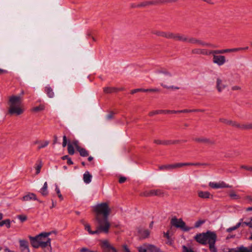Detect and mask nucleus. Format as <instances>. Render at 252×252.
I'll return each mask as SVG.
<instances>
[{
  "label": "nucleus",
  "instance_id": "f257e3e1",
  "mask_svg": "<svg viewBox=\"0 0 252 252\" xmlns=\"http://www.w3.org/2000/svg\"><path fill=\"white\" fill-rule=\"evenodd\" d=\"M93 212L94 213V219L98 223L96 229L92 231L89 224H86L85 229L90 234H98L101 232L108 233L110 227V223L108 220V217L111 212L107 202H103L98 204L93 207Z\"/></svg>",
  "mask_w": 252,
  "mask_h": 252
},
{
  "label": "nucleus",
  "instance_id": "f03ea898",
  "mask_svg": "<svg viewBox=\"0 0 252 252\" xmlns=\"http://www.w3.org/2000/svg\"><path fill=\"white\" fill-rule=\"evenodd\" d=\"M22 97L20 95H12L9 97L8 114L10 115H20L23 113L24 109L21 107Z\"/></svg>",
  "mask_w": 252,
  "mask_h": 252
},
{
  "label": "nucleus",
  "instance_id": "7ed1b4c3",
  "mask_svg": "<svg viewBox=\"0 0 252 252\" xmlns=\"http://www.w3.org/2000/svg\"><path fill=\"white\" fill-rule=\"evenodd\" d=\"M50 232H44L41 233L40 234L37 235L35 237L29 236L30 242L32 246L34 248H38L39 247L44 248L48 246H50L51 245V239L49 238H47L46 242H41L39 241L38 238L40 236H44V237H47L50 234Z\"/></svg>",
  "mask_w": 252,
  "mask_h": 252
},
{
  "label": "nucleus",
  "instance_id": "20e7f679",
  "mask_svg": "<svg viewBox=\"0 0 252 252\" xmlns=\"http://www.w3.org/2000/svg\"><path fill=\"white\" fill-rule=\"evenodd\" d=\"M177 41H181L183 42H188L192 44H198L203 46H208L211 47H214V45L205 42L201 40L197 39L195 37H188L185 34L179 33Z\"/></svg>",
  "mask_w": 252,
  "mask_h": 252
},
{
  "label": "nucleus",
  "instance_id": "39448f33",
  "mask_svg": "<svg viewBox=\"0 0 252 252\" xmlns=\"http://www.w3.org/2000/svg\"><path fill=\"white\" fill-rule=\"evenodd\" d=\"M217 235L215 232L207 231L206 233L197 234L194 237L195 241L202 245H206L211 241V237L213 238Z\"/></svg>",
  "mask_w": 252,
  "mask_h": 252
},
{
  "label": "nucleus",
  "instance_id": "423d86ee",
  "mask_svg": "<svg viewBox=\"0 0 252 252\" xmlns=\"http://www.w3.org/2000/svg\"><path fill=\"white\" fill-rule=\"evenodd\" d=\"M170 224L176 228H180L184 231H189L191 229V227L186 226V223L182 219H177L176 217L172 218L170 221Z\"/></svg>",
  "mask_w": 252,
  "mask_h": 252
},
{
  "label": "nucleus",
  "instance_id": "0eeeda50",
  "mask_svg": "<svg viewBox=\"0 0 252 252\" xmlns=\"http://www.w3.org/2000/svg\"><path fill=\"white\" fill-rule=\"evenodd\" d=\"M100 247L102 252H118L115 248L113 247L108 240H100Z\"/></svg>",
  "mask_w": 252,
  "mask_h": 252
},
{
  "label": "nucleus",
  "instance_id": "6e6552de",
  "mask_svg": "<svg viewBox=\"0 0 252 252\" xmlns=\"http://www.w3.org/2000/svg\"><path fill=\"white\" fill-rule=\"evenodd\" d=\"M196 142L203 143L208 146H214L216 144V141L213 138H209L205 137H196L193 139Z\"/></svg>",
  "mask_w": 252,
  "mask_h": 252
},
{
  "label": "nucleus",
  "instance_id": "1a4fd4ad",
  "mask_svg": "<svg viewBox=\"0 0 252 252\" xmlns=\"http://www.w3.org/2000/svg\"><path fill=\"white\" fill-rule=\"evenodd\" d=\"M181 141L179 140H161L159 139H155L154 140V143L158 144V145H175L179 144ZM183 142H186L187 140H184L182 141Z\"/></svg>",
  "mask_w": 252,
  "mask_h": 252
},
{
  "label": "nucleus",
  "instance_id": "9d476101",
  "mask_svg": "<svg viewBox=\"0 0 252 252\" xmlns=\"http://www.w3.org/2000/svg\"><path fill=\"white\" fill-rule=\"evenodd\" d=\"M179 33H174L171 32H165L161 31L160 36L168 39H173L177 41Z\"/></svg>",
  "mask_w": 252,
  "mask_h": 252
},
{
  "label": "nucleus",
  "instance_id": "9b49d317",
  "mask_svg": "<svg viewBox=\"0 0 252 252\" xmlns=\"http://www.w3.org/2000/svg\"><path fill=\"white\" fill-rule=\"evenodd\" d=\"M217 54H213V62L219 66H221L226 62V59L224 56L217 55Z\"/></svg>",
  "mask_w": 252,
  "mask_h": 252
},
{
  "label": "nucleus",
  "instance_id": "f8f14e48",
  "mask_svg": "<svg viewBox=\"0 0 252 252\" xmlns=\"http://www.w3.org/2000/svg\"><path fill=\"white\" fill-rule=\"evenodd\" d=\"M163 194V192L160 189H152L147 190L141 194V196L149 197L152 196H160Z\"/></svg>",
  "mask_w": 252,
  "mask_h": 252
},
{
  "label": "nucleus",
  "instance_id": "ddd939ff",
  "mask_svg": "<svg viewBox=\"0 0 252 252\" xmlns=\"http://www.w3.org/2000/svg\"><path fill=\"white\" fill-rule=\"evenodd\" d=\"M228 252H252V245L249 249L242 246L236 248L230 249Z\"/></svg>",
  "mask_w": 252,
  "mask_h": 252
},
{
  "label": "nucleus",
  "instance_id": "4468645a",
  "mask_svg": "<svg viewBox=\"0 0 252 252\" xmlns=\"http://www.w3.org/2000/svg\"><path fill=\"white\" fill-rule=\"evenodd\" d=\"M158 72L163 74L160 76L161 79L164 82H167L169 78L172 77V74L166 69H161L158 71Z\"/></svg>",
  "mask_w": 252,
  "mask_h": 252
},
{
  "label": "nucleus",
  "instance_id": "2eb2a0df",
  "mask_svg": "<svg viewBox=\"0 0 252 252\" xmlns=\"http://www.w3.org/2000/svg\"><path fill=\"white\" fill-rule=\"evenodd\" d=\"M217 238V235L214 238L212 237H211V241L208 243L209 245V250L211 252H217V249L215 246Z\"/></svg>",
  "mask_w": 252,
  "mask_h": 252
},
{
  "label": "nucleus",
  "instance_id": "dca6fc26",
  "mask_svg": "<svg viewBox=\"0 0 252 252\" xmlns=\"http://www.w3.org/2000/svg\"><path fill=\"white\" fill-rule=\"evenodd\" d=\"M226 87V84L220 78H217L216 82V88L219 92H221L222 90L225 89Z\"/></svg>",
  "mask_w": 252,
  "mask_h": 252
},
{
  "label": "nucleus",
  "instance_id": "f3484780",
  "mask_svg": "<svg viewBox=\"0 0 252 252\" xmlns=\"http://www.w3.org/2000/svg\"><path fill=\"white\" fill-rule=\"evenodd\" d=\"M198 195L199 197L203 199H207L213 197V195L208 191H198Z\"/></svg>",
  "mask_w": 252,
  "mask_h": 252
},
{
  "label": "nucleus",
  "instance_id": "a211bd4d",
  "mask_svg": "<svg viewBox=\"0 0 252 252\" xmlns=\"http://www.w3.org/2000/svg\"><path fill=\"white\" fill-rule=\"evenodd\" d=\"M32 199L38 200L35 194L33 193H29L28 194L24 196L22 198V200L23 201H30Z\"/></svg>",
  "mask_w": 252,
  "mask_h": 252
},
{
  "label": "nucleus",
  "instance_id": "6ab92c4d",
  "mask_svg": "<svg viewBox=\"0 0 252 252\" xmlns=\"http://www.w3.org/2000/svg\"><path fill=\"white\" fill-rule=\"evenodd\" d=\"M150 5H154V2L153 0H146L138 3V6L139 8L146 7Z\"/></svg>",
  "mask_w": 252,
  "mask_h": 252
},
{
  "label": "nucleus",
  "instance_id": "aec40b11",
  "mask_svg": "<svg viewBox=\"0 0 252 252\" xmlns=\"http://www.w3.org/2000/svg\"><path fill=\"white\" fill-rule=\"evenodd\" d=\"M154 5L162 4L166 3H174L177 2V0H153Z\"/></svg>",
  "mask_w": 252,
  "mask_h": 252
},
{
  "label": "nucleus",
  "instance_id": "412c9836",
  "mask_svg": "<svg viewBox=\"0 0 252 252\" xmlns=\"http://www.w3.org/2000/svg\"><path fill=\"white\" fill-rule=\"evenodd\" d=\"M92 176L89 171H86L83 175L84 182L86 184H89L91 182Z\"/></svg>",
  "mask_w": 252,
  "mask_h": 252
},
{
  "label": "nucleus",
  "instance_id": "4be33fe9",
  "mask_svg": "<svg viewBox=\"0 0 252 252\" xmlns=\"http://www.w3.org/2000/svg\"><path fill=\"white\" fill-rule=\"evenodd\" d=\"M77 151L79 153L80 155L83 157H88L89 155V152L84 148L78 147Z\"/></svg>",
  "mask_w": 252,
  "mask_h": 252
},
{
  "label": "nucleus",
  "instance_id": "5701e85b",
  "mask_svg": "<svg viewBox=\"0 0 252 252\" xmlns=\"http://www.w3.org/2000/svg\"><path fill=\"white\" fill-rule=\"evenodd\" d=\"M118 88L115 87H105L103 88V92L105 94H111L118 92Z\"/></svg>",
  "mask_w": 252,
  "mask_h": 252
},
{
  "label": "nucleus",
  "instance_id": "b1692460",
  "mask_svg": "<svg viewBox=\"0 0 252 252\" xmlns=\"http://www.w3.org/2000/svg\"><path fill=\"white\" fill-rule=\"evenodd\" d=\"M48 184L46 182L44 183L43 187L41 189L40 192L44 196H46L48 194V191L47 190Z\"/></svg>",
  "mask_w": 252,
  "mask_h": 252
},
{
  "label": "nucleus",
  "instance_id": "393cba45",
  "mask_svg": "<svg viewBox=\"0 0 252 252\" xmlns=\"http://www.w3.org/2000/svg\"><path fill=\"white\" fill-rule=\"evenodd\" d=\"M19 243H20V248L21 250L23 249H27L29 248V243L28 241L25 240H19Z\"/></svg>",
  "mask_w": 252,
  "mask_h": 252
},
{
  "label": "nucleus",
  "instance_id": "a878e982",
  "mask_svg": "<svg viewBox=\"0 0 252 252\" xmlns=\"http://www.w3.org/2000/svg\"><path fill=\"white\" fill-rule=\"evenodd\" d=\"M45 92L50 98H52L54 96V93L52 88L50 87H46L45 88Z\"/></svg>",
  "mask_w": 252,
  "mask_h": 252
},
{
  "label": "nucleus",
  "instance_id": "bb28decb",
  "mask_svg": "<svg viewBox=\"0 0 252 252\" xmlns=\"http://www.w3.org/2000/svg\"><path fill=\"white\" fill-rule=\"evenodd\" d=\"M10 220L9 219H6L0 221V227H1L5 225L7 228H9L11 226Z\"/></svg>",
  "mask_w": 252,
  "mask_h": 252
},
{
  "label": "nucleus",
  "instance_id": "cd10ccee",
  "mask_svg": "<svg viewBox=\"0 0 252 252\" xmlns=\"http://www.w3.org/2000/svg\"><path fill=\"white\" fill-rule=\"evenodd\" d=\"M230 126L242 130L243 124H240L236 121H231Z\"/></svg>",
  "mask_w": 252,
  "mask_h": 252
},
{
  "label": "nucleus",
  "instance_id": "c85d7f7f",
  "mask_svg": "<svg viewBox=\"0 0 252 252\" xmlns=\"http://www.w3.org/2000/svg\"><path fill=\"white\" fill-rule=\"evenodd\" d=\"M172 170L176 168H181L185 166H188V162L186 163H176L174 164H172Z\"/></svg>",
  "mask_w": 252,
  "mask_h": 252
},
{
  "label": "nucleus",
  "instance_id": "c756f323",
  "mask_svg": "<svg viewBox=\"0 0 252 252\" xmlns=\"http://www.w3.org/2000/svg\"><path fill=\"white\" fill-rule=\"evenodd\" d=\"M40 143V145L38 147V149L39 150L46 147L49 143L48 141H44L43 142L36 141L35 144Z\"/></svg>",
  "mask_w": 252,
  "mask_h": 252
},
{
  "label": "nucleus",
  "instance_id": "7c9ffc66",
  "mask_svg": "<svg viewBox=\"0 0 252 252\" xmlns=\"http://www.w3.org/2000/svg\"><path fill=\"white\" fill-rule=\"evenodd\" d=\"M159 170H172L171 164L162 165L158 166Z\"/></svg>",
  "mask_w": 252,
  "mask_h": 252
},
{
  "label": "nucleus",
  "instance_id": "2f4dec72",
  "mask_svg": "<svg viewBox=\"0 0 252 252\" xmlns=\"http://www.w3.org/2000/svg\"><path fill=\"white\" fill-rule=\"evenodd\" d=\"M251 129H252V123H247L246 124H243V130H248Z\"/></svg>",
  "mask_w": 252,
  "mask_h": 252
},
{
  "label": "nucleus",
  "instance_id": "473e14b6",
  "mask_svg": "<svg viewBox=\"0 0 252 252\" xmlns=\"http://www.w3.org/2000/svg\"><path fill=\"white\" fill-rule=\"evenodd\" d=\"M67 151H68V154L70 155H73L75 153L74 147L70 143H68L67 145Z\"/></svg>",
  "mask_w": 252,
  "mask_h": 252
},
{
  "label": "nucleus",
  "instance_id": "72a5a7b5",
  "mask_svg": "<svg viewBox=\"0 0 252 252\" xmlns=\"http://www.w3.org/2000/svg\"><path fill=\"white\" fill-rule=\"evenodd\" d=\"M201 55H210L215 54L214 50H208L207 49H201Z\"/></svg>",
  "mask_w": 252,
  "mask_h": 252
},
{
  "label": "nucleus",
  "instance_id": "f704fd0d",
  "mask_svg": "<svg viewBox=\"0 0 252 252\" xmlns=\"http://www.w3.org/2000/svg\"><path fill=\"white\" fill-rule=\"evenodd\" d=\"M209 165L207 163H200V162H188V166H207Z\"/></svg>",
  "mask_w": 252,
  "mask_h": 252
},
{
  "label": "nucleus",
  "instance_id": "c9c22d12",
  "mask_svg": "<svg viewBox=\"0 0 252 252\" xmlns=\"http://www.w3.org/2000/svg\"><path fill=\"white\" fill-rule=\"evenodd\" d=\"M241 222L240 221L235 226H234L233 227L227 228L226 229V231L227 232H230L233 230H235L237 229L238 228H239L240 226H241Z\"/></svg>",
  "mask_w": 252,
  "mask_h": 252
},
{
  "label": "nucleus",
  "instance_id": "e433bc0d",
  "mask_svg": "<svg viewBox=\"0 0 252 252\" xmlns=\"http://www.w3.org/2000/svg\"><path fill=\"white\" fill-rule=\"evenodd\" d=\"M148 250L150 251L151 252H162L159 249L153 245L149 246Z\"/></svg>",
  "mask_w": 252,
  "mask_h": 252
},
{
  "label": "nucleus",
  "instance_id": "4c0bfd02",
  "mask_svg": "<svg viewBox=\"0 0 252 252\" xmlns=\"http://www.w3.org/2000/svg\"><path fill=\"white\" fill-rule=\"evenodd\" d=\"M162 113H164L163 110H155V111H153L149 112V116L150 117H152L155 115L162 114Z\"/></svg>",
  "mask_w": 252,
  "mask_h": 252
},
{
  "label": "nucleus",
  "instance_id": "58836bf2",
  "mask_svg": "<svg viewBox=\"0 0 252 252\" xmlns=\"http://www.w3.org/2000/svg\"><path fill=\"white\" fill-rule=\"evenodd\" d=\"M44 108H45L44 105H42V104H40L38 106L33 107L32 110L33 111L37 112H39V111L43 110L44 109Z\"/></svg>",
  "mask_w": 252,
  "mask_h": 252
},
{
  "label": "nucleus",
  "instance_id": "ea45409f",
  "mask_svg": "<svg viewBox=\"0 0 252 252\" xmlns=\"http://www.w3.org/2000/svg\"><path fill=\"white\" fill-rule=\"evenodd\" d=\"M160 85L163 87L164 88L167 89H176L178 90L180 89L178 87H174L173 86H167L165 85V84L162 83L160 84Z\"/></svg>",
  "mask_w": 252,
  "mask_h": 252
},
{
  "label": "nucleus",
  "instance_id": "a19ab883",
  "mask_svg": "<svg viewBox=\"0 0 252 252\" xmlns=\"http://www.w3.org/2000/svg\"><path fill=\"white\" fill-rule=\"evenodd\" d=\"M209 186L213 189H219L220 188V183H217L214 182H210L209 184Z\"/></svg>",
  "mask_w": 252,
  "mask_h": 252
},
{
  "label": "nucleus",
  "instance_id": "79ce46f5",
  "mask_svg": "<svg viewBox=\"0 0 252 252\" xmlns=\"http://www.w3.org/2000/svg\"><path fill=\"white\" fill-rule=\"evenodd\" d=\"M248 48H249V47L247 46V47H244V48L240 47V48H232V49H230V50H231V52H238V51H241L243 50H247V49H248Z\"/></svg>",
  "mask_w": 252,
  "mask_h": 252
},
{
  "label": "nucleus",
  "instance_id": "37998d69",
  "mask_svg": "<svg viewBox=\"0 0 252 252\" xmlns=\"http://www.w3.org/2000/svg\"><path fill=\"white\" fill-rule=\"evenodd\" d=\"M201 49L195 48L191 50V53L192 54L201 55Z\"/></svg>",
  "mask_w": 252,
  "mask_h": 252
},
{
  "label": "nucleus",
  "instance_id": "c03bdc74",
  "mask_svg": "<svg viewBox=\"0 0 252 252\" xmlns=\"http://www.w3.org/2000/svg\"><path fill=\"white\" fill-rule=\"evenodd\" d=\"M229 196L232 199H239V196L237 195L234 191H231L229 193Z\"/></svg>",
  "mask_w": 252,
  "mask_h": 252
},
{
  "label": "nucleus",
  "instance_id": "a18cd8bd",
  "mask_svg": "<svg viewBox=\"0 0 252 252\" xmlns=\"http://www.w3.org/2000/svg\"><path fill=\"white\" fill-rule=\"evenodd\" d=\"M231 120H229L224 118H220L219 121L221 123L225 124L227 125H230Z\"/></svg>",
  "mask_w": 252,
  "mask_h": 252
},
{
  "label": "nucleus",
  "instance_id": "49530a36",
  "mask_svg": "<svg viewBox=\"0 0 252 252\" xmlns=\"http://www.w3.org/2000/svg\"><path fill=\"white\" fill-rule=\"evenodd\" d=\"M205 220H199L195 223L194 227L195 228H198L200 227L201 225L203 224Z\"/></svg>",
  "mask_w": 252,
  "mask_h": 252
},
{
  "label": "nucleus",
  "instance_id": "de8ad7c7",
  "mask_svg": "<svg viewBox=\"0 0 252 252\" xmlns=\"http://www.w3.org/2000/svg\"><path fill=\"white\" fill-rule=\"evenodd\" d=\"M55 190L57 192V194L59 198L61 200H63V197L62 194L61 193L60 190L59 188L58 187V186H56Z\"/></svg>",
  "mask_w": 252,
  "mask_h": 252
},
{
  "label": "nucleus",
  "instance_id": "09e8293b",
  "mask_svg": "<svg viewBox=\"0 0 252 252\" xmlns=\"http://www.w3.org/2000/svg\"><path fill=\"white\" fill-rule=\"evenodd\" d=\"M164 114H178V110H163Z\"/></svg>",
  "mask_w": 252,
  "mask_h": 252
},
{
  "label": "nucleus",
  "instance_id": "8fccbe9b",
  "mask_svg": "<svg viewBox=\"0 0 252 252\" xmlns=\"http://www.w3.org/2000/svg\"><path fill=\"white\" fill-rule=\"evenodd\" d=\"M17 218L21 221V222H24L27 220V217L25 215H18Z\"/></svg>",
  "mask_w": 252,
  "mask_h": 252
},
{
  "label": "nucleus",
  "instance_id": "3c124183",
  "mask_svg": "<svg viewBox=\"0 0 252 252\" xmlns=\"http://www.w3.org/2000/svg\"><path fill=\"white\" fill-rule=\"evenodd\" d=\"M42 167V163L41 161H40V164H38L35 168L36 169V174H38L40 173L41 168Z\"/></svg>",
  "mask_w": 252,
  "mask_h": 252
},
{
  "label": "nucleus",
  "instance_id": "603ef678",
  "mask_svg": "<svg viewBox=\"0 0 252 252\" xmlns=\"http://www.w3.org/2000/svg\"><path fill=\"white\" fill-rule=\"evenodd\" d=\"M220 188H228L231 187V186L226 184L223 182H222L221 183H220Z\"/></svg>",
  "mask_w": 252,
  "mask_h": 252
},
{
  "label": "nucleus",
  "instance_id": "864d4df0",
  "mask_svg": "<svg viewBox=\"0 0 252 252\" xmlns=\"http://www.w3.org/2000/svg\"><path fill=\"white\" fill-rule=\"evenodd\" d=\"M215 54H222L224 53H226V49H222V50H214Z\"/></svg>",
  "mask_w": 252,
  "mask_h": 252
},
{
  "label": "nucleus",
  "instance_id": "5fc2aeb1",
  "mask_svg": "<svg viewBox=\"0 0 252 252\" xmlns=\"http://www.w3.org/2000/svg\"><path fill=\"white\" fill-rule=\"evenodd\" d=\"M71 144L73 145V146H74L75 147L77 151L78 147H81L80 146H79V142L77 140L73 141Z\"/></svg>",
  "mask_w": 252,
  "mask_h": 252
},
{
  "label": "nucleus",
  "instance_id": "6e6d98bb",
  "mask_svg": "<svg viewBox=\"0 0 252 252\" xmlns=\"http://www.w3.org/2000/svg\"><path fill=\"white\" fill-rule=\"evenodd\" d=\"M178 113L193 112V109H184L182 110H178Z\"/></svg>",
  "mask_w": 252,
  "mask_h": 252
},
{
  "label": "nucleus",
  "instance_id": "4d7b16f0",
  "mask_svg": "<svg viewBox=\"0 0 252 252\" xmlns=\"http://www.w3.org/2000/svg\"><path fill=\"white\" fill-rule=\"evenodd\" d=\"M150 235V232L148 230H144L142 232V236L144 238L148 237Z\"/></svg>",
  "mask_w": 252,
  "mask_h": 252
},
{
  "label": "nucleus",
  "instance_id": "13d9d810",
  "mask_svg": "<svg viewBox=\"0 0 252 252\" xmlns=\"http://www.w3.org/2000/svg\"><path fill=\"white\" fill-rule=\"evenodd\" d=\"M240 168L242 169H245L248 171H252V166H248L242 165L240 166Z\"/></svg>",
  "mask_w": 252,
  "mask_h": 252
},
{
  "label": "nucleus",
  "instance_id": "bf43d9fd",
  "mask_svg": "<svg viewBox=\"0 0 252 252\" xmlns=\"http://www.w3.org/2000/svg\"><path fill=\"white\" fill-rule=\"evenodd\" d=\"M161 31L160 30H153L152 31L151 33L153 34L156 35L157 36L159 37L160 36V33Z\"/></svg>",
  "mask_w": 252,
  "mask_h": 252
},
{
  "label": "nucleus",
  "instance_id": "052dcab7",
  "mask_svg": "<svg viewBox=\"0 0 252 252\" xmlns=\"http://www.w3.org/2000/svg\"><path fill=\"white\" fill-rule=\"evenodd\" d=\"M183 252H194L192 250L188 248L186 246H183Z\"/></svg>",
  "mask_w": 252,
  "mask_h": 252
},
{
  "label": "nucleus",
  "instance_id": "680f3d73",
  "mask_svg": "<svg viewBox=\"0 0 252 252\" xmlns=\"http://www.w3.org/2000/svg\"><path fill=\"white\" fill-rule=\"evenodd\" d=\"M114 113L113 112H110L106 116L108 120L112 119L114 117Z\"/></svg>",
  "mask_w": 252,
  "mask_h": 252
},
{
  "label": "nucleus",
  "instance_id": "e2e57ef3",
  "mask_svg": "<svg viewBox=\"0 0 252 252\" xmlns=\"http://www.w3.org/2000/svg\"><path fill=\"white\" fill-rule=\"evenodd\" d=\"M67 144V138L65 135L63 136V147H65Z\"/></svg>",
  "mask_w": 252,
  "mask_h": 252
},
{
  "label": "nucleus",
  "instance_id": "0e129e2a",
  "mask_svg": "<svg viewBox=\"0 0 252 252\" xmlns=\"http://www.w3.org/2000/svg\"><path fill=\"white\" fill-rule=\"evenodd\" d=\"M126 180V178L125 177H121L119 178V182L120 184H122V183H124V182H125Z\"/></svg>",
  "mask_w": 252,
  "mask_h": 252
},
{
  "label": "nucleus",
  "instance_id": "69168bd1",
  "mask_svg": "<svg viewBox=\"0 0 252 252\" xmlns=\"http://www.w3.org/2000/svg\"><path fill=\"white\" fill-rule=\"evenodd\" d=\"M141 92V89H136L131 91L130 94H133L135 93Z\"/></svg>",
  "mask_w": 252,
  "mask_h": 252
},
{
  "label": "nucleus",
  "instance_id": "338daca9",
  "mask_svg": "<svg viewBox=\"0 0 252 252\" xmlns=\"http://www.w3.org/2000/svg\"><path fill=\"white\" fill-rule=\"evenodd\" d=\"M138 252H147V250L145 248H143L142 247H139V248H138Z\"/></svg>",
  "mask_w": 252,
  "mask_h": 252
},
{
  "label": "nucleus",
  "instance_id": "774afa93",
  "mask_svg": "<svg viewBox=\"0 0 252 252\" xmlns=\"http://www.w3.org/2000/svg\"><path fill=\"white\" fill-rule=\"evenodd\" d=\"M89 251L90 250L87 248H82L80 251V252H89Z\"/></svg>",
  "mask_w": 252,
  "mask_h": 252
}]
</instances>
